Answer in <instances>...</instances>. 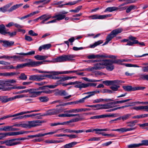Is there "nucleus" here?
<instances>
[{
  "mask_svg": "<svg viewBox=\"0 0 148 148\" xmlns=\"http://www.w3.org/2000/svg\"><path fill=\"white\" fill-rule=\"evenodd\" d=\"M39 100L41 102H45L48 101L49 98L46 96H42L39 98Z\"/></svg>",
  "mask_w": 148,
  "mask_h": 148,
  "instance_id": "obj_42",
  "label": "nucleus"
},
{
  "mask_svg": "<svg viewBox=\"0 0 148 148\" xmlns=\"http://www.w3.org/2000/svg\"><path fill=\"white\" fill-rule=\"evenodd\" d=\"M145 117V114L134 116L132 117L133 119H141Z\"/></svg>",
  "mask_w": 148,
  "mask_h": 148,
  "instance_id": "obj_60",
  "label": "nucleus"
},
{
  "mask_svg": "<svg viewBox=\"0 0 148 148\" xmlns=\"http://www.w3.org/2000/svg\"><path fill=\"white\" fill-rule=\"evenodd\" d=\"M40 92H41V94L42 93L46 94H51L52 93L53 91L49 89H45L44 90L42 91H40Z\"/></svg>",
  "mask_w": 148,
  "mask_h": 148,
  "instance_id": "obj_53",
  "label": "nucleus"
},
{
  "mask_svg": "<svg viewBox=\"0 0 148 148\" xmlns=\"http://www.w3.org/2000/svg\"><path fill=\"white\" fill-rule=\"evenodd\" d=\"M101 91H100L99 90H96L94 91H93L92 92H89L84 93L83 94V95L88 94L89 95L90 97L94 95H95V94L96 93H99L100 92H101ZM102 91H103V90Z\"/></svg>",
  "mask_w": 148,
  "mask_h": 148,
  "instance_id": "obj_33",
  "label": "nucleus"
},
{
  "mask_svg": "<svg viewBox=\"0 0 148 148\" xmlns=\"http://www.w3.org/2000/svg\"><path fill=\"white\" fill-rule=\"evenodd\" d=\"M131 116V114H128L122 116V119L123 121L129 119Z\"/></svg>",
  "mask_w": 148,
  "mask_h": 148,
  "instance_id": "obj_54",
  "label": "nucleus"
},
{
  "mask_svg": "<svg viewBox=\"0 0 148 148\" xmlns=\"http://www.w3.org/2000/svg\"><path fill=\"white\" fill-rule=\"evenodd\" d=\"M21 57L20 56H16V55H14L11 56L10 58H13L14 61L20 60Z\"/></svg>",
  "mask_w": 148,
  "mask_h": 148,
  "instance_id": "obj_58",
  "label": "nucleus"
},
{
  "mask_svg": "<svg viewBox=\"0 0 148 148\" xmlns=\"http://www.w3.org/2000/svg\"><path fill=\"white\" fill-rule=\"evenodd\" d=\"M51 47V45L50 44L44 45L40 46L38 48V50L40 51L42 49L47 50L49 49Z\"/></svg>",
  "mask_w": 148,
  "mask_h": 148,
  "instance_id": "obj_27",
  "label": "nucleus"
},
{
  "mask_svg": "<svg viewBox=\"0 0 148 148\" xmlns=\"http://www.w3.org/2000/svg\"><path fill=\"white\" fill-rule=\"evenodd\" d=\"M83 119L80 116L78 118H76L75 119H72L69 121H66V122H64L62 123H63V124H62V125H64L67 124L68 123H72V122H76L78 121H81Z\"/></svg>",
  "mask_w": 148,
  "mask_h": 148,
  "instance_id": "obj_24",
  "label": "nucleus"
},
{
  "mask_svg": "<svg viewBox=\"0 0 148 148\" xmlns=\"http://www.w3.org/2000/svg\"><path fill=\"white\" fill-rule=\"evenodd\" d=\"M43 15H45L43 18H44L42 20L40 23V24H44L45 23V22L48 20L50 18H51V14H44Z\"/></svg>",
  "mask_w": 148,
  "mask_h": 148,
  "instance_id": "obj_28",
  "label": "nucleus"
},
{
  "mask_svg": "<svg viewBox=\"0 0 148 148\" xmlns=\"http://www.w3.org/2000/svg\"><path fill=\"white\" fill-rule=\"evenodd\" d=\"M12 5V4H8L3 7L0 8V12H5L7 11L8 9L10 6Z\"/></svg>",
  "mask_w": 148,
  "mask_h": 148,
  "instance_id": "obj_34",
  "label": "nucleus"
},
{
  "mask_svg": "<svg viewBox=\"0 0 148 148\" xmlns=\"http://www.w3.org/2000/svg\"><path fill=\"white\" fill-rule=\"evenodd\" d=\"M7 31L5 26L3 24L0 25V34L4 35L7 34Z\"/></svg>",
  "mask_w": 148,
  "mask_h": 148,
  "instance_id": "obj_26",
  "label": "nucleus"
},
{
  "mask_svg": "<svg viewBox=\"0 0 148 148\" xmlns=\"http://www.w3.org/2000/svg\"><path fill=\"white\" fill-rule=\"evenodd\" d=\"M16 32L14 31L11 32H7V34H8L10 37H13L16 35Z\"/></svg>",
  "mask_w": 148,
  "mask_h": 148,
  "instance_id": "obj_64",
  "label": "nucleus"
},
{
  "mask_svg": "<svg viewBox=\"0 0 148 148\" xmlns=\"http://www.w3.org/2000/svg\"><path fill=\"white\" fill-rule=\"evenodd\" d=\"M23 133L19 132H12L5 133H1L0 134V135H1L2 136H0V140L2 139L7 136H16L22 134Z\"/></svg>",
  "mask_w": 148,
  "mask_h": 148,
  "instance_id": "obj_11",
  "label": "nucleus"
},
{
  "mask_svg": "<svg viewBox=\"0 0 148 148\" xmlns=\"http://www.w3.org/2000/svg\"><path fill=\"white\" fill-rule=\"evenodd\" d=\"M13 97L8 98L6 96H0V101L2 103H5L14 100Z\"/></svg>",
  "mask_w": 148,
  "mask_h": 148,
  "instance_id": "obj_21",
  "label": "nucleus"
},
{
  "mask_svg": "<svg viewBox=\"0 0 148 148\" xmlns=\"http://www.w3.org/2000/svg\"><path fill=\"white\" fill-rule=\"evenodd\" d=\"M129 39H124L122 40L121 41L122 42H126L127 43L126 44V45L129 46H133L135 43L138 42V40H136V37L132 36H130L129 37Z\"/></svg>",
  "mask_w": 148,
  "mask_h": 148,
  "instance_id": "obj_5",
  "label": "nucleus"
},
{
  "mask_svg": "<svg viewBox=\"0 0 148 148\" xmlns=\"http://www.w3.org/2000/svg\"><path fill=\"white\" fill-rule=\"evenodd\" d=\"M0 43H3L2 45L4 47H8L13 45L14 42L13 41H9L1 40Z\"/></svg>",
  "mask_w": 148,
  "mask_h": 148,
  "instance_id": "obj_20",
  "label": "nucleus"
},
{
  "mask_svg": "<svg viewBox=\"0 0 148 148\" xmlns=\"http://www.w3.org/2000/svg\"><path fill=\"white\" fill-rule=\"evenodd\" d=\"M109 60L110 62L109 64L111 63H117L120 64L121 63V60Z\"/></svg>",
  "mask_w": 148,
  "mask_h": 148,
  "instance_id": "obj_50",
  "label": "nucleus"
},
{
  "mask_svg": "<svg viewBox=\"0 0 148 148\" xmlns=\"http://www.w3.org/2000/svg\"><path fill=\"white\" fill-rule=\"evenodd\" d=\"M57 15H58V13L55 14V15H54V16H53L52 17L51 16V17L52 18H55V19H53L52 21H49L48 22H47V23H46V24H49V23H50L56 22V21H58V20H57V18L58 17L56 16H57Z\"/></svg>",
  "mask_w": 148,
  "mask_h": 148,
  "instance_id": "obj_44",
  "label": "nucleus"
},
{
  "mask_svg": "<svg viewBox=\"0 0 148 148\" xmlns=\"http://www.w3.org/2000/svg\"><path fill=\"white\" fill-rule=\"evenodd\" d=\"M98 61L101 62L94 64V67L95 70H100L104 69L105 66L108 64L110 62V61L108 60H101L100 59L98 60Z\"/></svg>",
  "mask_w": 148,
  "mask_h": 148,
  "instance_id": "obj_2",
  "label": "nucleus"
},
{
  "mask_svg": "<svg viewBox=\"0 0 148 148\" xmlns=\"http://www.w3.org/2000/svg\"><path fill=\"white\" fill-rule=\"evenodd\" d=\"M12 126H4L3 128H2V131H10V129L12 128Z\"/></svg>",
  "mask_w": 148,
  "mask_h": 148,
  "instance_id": "obj_59",
  "label": "nucleus"
},
{
  "mask_svg": "<svg viewBox=\"0 0 148 148\" xmlns=\"http://www.w3.org/2000/svg\"><path fill=\"white\" fill-rule=\"evenodd\" d=\"M68 84V85H75L74 87L79 88V90L82 89V82L79 81H76L73 82H69Z\"/></svg>",
  "mask_w": 148,
  "mask_h": 148,
  "instance_id": "obj_19",
  "label": "nucleus"
},
{
  "mask_svg": "<svg viewBox=\"0 0 148 148\" xmlns=\"http://www.w3.org/2000/svg\"><path fill=\"white\" fill-rule=\"evenodd\" d=\"M59 95L62 96H66L68 95L67 93L64 90L60 91L59 92Z\"/></svg>",
  "mask_w": 148,
  "mask_h": 148,
  "instance_id": "obj_61",
  "label": "nucleus"
},
{
  "mask_svg": "<svg viewBox=\"0 0 148 148\" xmlns=\"http://www.w3.org/2000/svg\"><path fill=\"white\" fill-rule=\"evenodd\" d=\"M83 79L85 81L88 82H100V80H95L94 79H89L86 77H84L83 78Z\"/></svg>",
  "mask_w": 148,
  "mask_h": 148,
  "instance_id": "obj_43",
  "label": "nucleus"
},
{
  "mask_svg": "<svg viewBox=\"0 0 148 148\" xmlns=\"http://www.w3.org/2000/svg\"><path fill=\"white\" fill-rule=\"evenodd\" d=\"M23 133L19 132H12L5 133H1L0 134V135H1L2 136H0V140L2 139L7 136H16L22 134Z\"/></svg>",
  "mask_w": 148,
  "mask_h": 148,
  "instance_id": "obj_10",
  "label": "nucleus"
},
{
  "mask_svg": "<svg viewBox=\"0 0 148 148\" xmlns=\"http://www.w3.org/2000/svg\"><path fill=\"white\" fill-rule=\"evenodd\" d=\"M19 144V142H14L13 139L6 140V145L7 146H14Z\"/></svg>",
  "mask_w": 148,
  "mask_h": 148,
  "instance_id": "obj_23",
  "label": "nucleus"
},
{
  "mask_svg": "<svg viewBox=\"0 0 148 148\" xmlns=\"http://www.w3.org/2000/svg\"><path fill=\"white\" fill-rule=\"evenodd\" d=\"M140 78L143 80H148V74H143L141 75Z\"/></svg>",
  "mask_w": 148,
  "mask_h": 148,
  "instance_id": "obj_63",
  "label": "nucleus"
},
{
  "mask_svg": "<svg viewBox=\"0 0 148 148\" xmlns=\"http://www.w3.org/2000/svg\"><path fill=\"white\" fill-rule=\"evenodd\" d=\"M136 8V6L134 5H131L127 8L126 10V12L128 13L132 10Z\"/></svg>",
  "mask_w": 148,
  "mask_h": 148,
  "instance_id": "obj_47",
  "label": "nucleus"
},
{
  "mask_svg": "<svg viewBox=\"0 0 148 148\" xmlns=\"http://www.w3.org/2000/svg\"><path fill=\"white\" fill-rule=\"evenodd\" d=\"M80 1V0H78L76 1H71L66 3V5H73L79 2Z\"/></svg>",
  "mask_w": 148,
  "mask_h": 148,
  "instance_id": "obj_52",
  "label": "nucleus"
},
{
  "mask_svg": "<svg viewBox=\"0 0 148 148\" xmlns=\"http://www.w3.org/2000/svg\"><path fill=\"white\" fill-rule=\"evenodd\" d=\"M63 111V110L62 109L60 108L50 110L48 111L47 113L44 114V115L47 116L56 115L59 113L62 112Z\"/></svg>",
  "mask_w": 148,
  "mask_h": 148,
  "instance_id": "obj_14",
  "label": "nucleus"
},
{
  "mask_svg": "<svg viewBox=\"0 0 148 148\" xmlns=\"http://www.w3.org/2000/svg\"><path fill=\"white\" fill-rule=\"evenodd\" d=\"M44 61H30L29 62L25 63L22 64L17 65L16 68L17 69L23 68L24 67L27 66L29 67H35L38 66L43 64Z\"/></svg>",
  "mask_w": 148,
  "mask_h": 148,
  "instance_id": "obj_1",
  "label": "nucleus"
},
{
  "mask_svg": "<svg viewBox=\"0 0 148 148\" xmlns=\"http://www.w3.org/2000/svg\"><path fill=\"white\" fill-rule=\"evenodd\" d=\"M77 143L76 142H72L66 144L64 146V148H70L72 147Z\"/></svg>",
  "mask_w": 148,
  "mask_h": 148,
  "instance_id": "obj_38",
  "label": "nucleus"
},
{
  "mask_svg": "<svg viewBox=\"0 0 148 148\" xmlns=\"http://www.w3.org/2000/svg\"><path fill=\"white\" fill-rule=\"evenodd\" d=\"M141 143H139L140 147L143 146H148V140H143L141 141Z\"/></svg>",
  "mask_w": 148,
  "mask_h": 148,
  "instance_id": "obj_46",
  "label": "nucleus"
},
{
  "mask_svg": "<svg viewBox=\"0 0 148 148\" xmlns=\"http://www.w3.org/2000/svg\"><path fill=\"white\" fill-rule=\"evenodd\" d=\"M81 6L77 7L75 9L71 10L69 11L70 12H78L82 8Z\"/></svg>",
  "mask_w": 148,
  "mask_h": 148,
  "instance_id": "obj_62",
  "label": "nucleus"
},
{
  "mask_svg": "<svg viewBox=\"0 0 148 148\" xmlns=\"http://www.w3.org/2000/svg\"><path fill=\"white\" fill-rule=\"evenodd\" d=\"M140 147L139 144H133L129 145H127V147L129 148H134Z\"/></svg>",
  "mask_w": 148,
  "mask_h": 148,
  "instance_id": "obj_51",
  "label": "nucleus"
},
{
  "mask_svg": "<svg viewBox=\"0 0 148 148\" xmlns=\"http://www.w3.org/2000/svg\"><path fill=\"white\" fill-rule=\"evenodd\" d=\"M45 79L44 75H33L29 76V79L31 80L40 81Z\"/></svg>",
  "mask_w": 148,
  "mask_h": 148,
  "instance_id": "obj_13",
  "label": "nucleus"
},
{
  "mask_svg": "<svg viewBox=\"0 0 148 148\" xmlns=\"http://www.w3.org/2000/svg\"><path fill=\"white\" fill-rule=\"evenodd\" d=\"M113 63H111L106 65V69L108 70L112 71L114 69V66L112 64Z\"/></svg>",
  "mask_w": 148,
  "mask_h": 148,
  "instance_id": "obj_40",
  "label": "nucleus"
},
{
  "mask_svg": "<svg viewBox=\"0 0 148 148\" xmlns=\"http://www.w3.org/2000/svg\"><path fill=\"white\" fill-rule=\"evenodd\" d=\"M117 7L115 6L108 7L105 10L104 12H112L113 11H117Z\"/></svg>",
  "mask_w": 148,
  "mask_h": 148,
  "instance_id": "obj_32",
  "label": "nucleus"
},
{
  "mask_svg": "<svg viewBox=\"0 0 148 148\" xmlns=\"http://www.w3.org/2000/svg\"><path fill=\"white\" fill-rule=\"evenodd\" d=\"M87 58L89 59H95L96 58H105L112 59H116L117 56L113 55H107L106 54L103 53L102 54H99L94 55L93 54L89 55L87 56Z\"/></svg>",
  "mask_w": 148,
  "mask_h": 148,
  "instance_id": "obj_4",
  "label": "nucleus"
},
{
  "mask_svg": "<svg viewBox=\"0 0 148 148\" xmlns=\"http://www.w3.org/2000/svg\"><path fill=\"white\" fill-rule=\"evenodd\" d=\"M69 110H66L64 111V113L60 114L58 115V116L60 117H71L77 116L78 117L80 116V114H71L70 112H69Z\"/></svg>",
  "mask_w": 148,
  "mask_h": 148,
  "instance_id": "obj_12",
  "label": "nucleus"
},
{
  "mask_svg": "<svg viewBox=\"0 0 148 148\" xmlns=\"http://www.w3.org/2000/svg\"><path fill=\"white\" fill-rule=\"evenodd\" d=\"M64 56L65 61L71 60H72L73 59V58H74L75 56V55L73 54H68L64 55Z\"/></svg>",
  "mask_w": 148,
  "mask_h": 148,
  "instance_id": "obj_29",
  "label": "nucleus"
},
{
  "mask_svg": "<svg viewBox=\"0 0 148 148\" xmlns=\"http://www.w3.org/2000/svg\"><path fill=\"white\" fill-rule=\"evenodd\" d=\"M119 116V114L118 113L116 114H102L99 115V119L104 118L107 117H116Z\"/></svg>",
  "mask_w": 148,
  "mask_h": 148,
  "instance_id": "obj_22",
  "label": "nucleus"
},
{
  "mask_svg": "<svg viewBox=\"0 0 148 148\" xmlns=\"http://www.w3.org/2000/svg\"><path fill=\"white\" fill-rule=\"evenodd\" d=\"M112 16L111 14H105L103 15H99L97 14H94L92 15L89 16L88 18L90 19H103L111 17Z\"/></svg>",
  "mask_w": 148,
  "mask_h": 148,
  "instance_id": "obj_7",
  "label": "nucleus"
},
{
  "mask_svg": "<svg viewBox=\"0 0 148 148\" xmlns=\"http://www.w3.org/2000/svg\"><path fill=\"white\" fill-rule=\"evenodd\" d=\"M12 127L13 126H15V127H23L24 128H27V122L26 123H16L15 124H14L13 125Z\"/></svg>",
  "mask_w": 148,
  "mask_h": 148,
  "instance_id": "obj_39",
  "label": "nucleus"
},
{
  "mask_svg": "<svg viewBox=\"0 0 148 148\" xmlns=\"http://www.w3.org/2000/svg\"><path fill=\"white\" fill-rule=\"evenodd\" d=\"M112 39V38L108 34L106 37V40L103 44V45H105L107 44Z\"/></svg>",
  "mask_w": 148,
  "mask_h": 148,
  "instance_id": "obj_55",
  "label": "nucleus"
},
{
  "mask_svg": "<svg viewBox=\"0 0 148 148\" xmlns=\"http://www.w3.org/2000/svg\"><path fill=\"white\" fill-rule=\"evenodd\" d=\"M43 61H44L43 63L46 62H65L64 55L61 56L56 58L53 59V61L45 60Z\"/></svg>",
  "mask_w": 148,
  "mask_h": 148,
  "instance_id": "obj_16",
  "label": "nucleus"
},
{
  "mask_svg": "<svg viewBox=\"0 0 148 148\" xmlns=\"http://www.w3.org/2000/svg\"><path fill=\"white\" fill-rule=\"evenodd\" d=\"M68 13V12L63 10L60 12L59 13H58V15L56 16L58 17L57 19L58 20V21H61L64 19L65 21L69 20V18L68 17H66V16Z\"/></svg>",
  "mask_w": 148,
  "mask_h": 148,
  "instance_id": "obj_9",
  "label": "nucleus"
},
{
  "mask_svg": "<svg viewBox=\"0 0 148 148\" xmlns=\"http://www.w3.org/2000/svg\"><path fill=\"white\" fill-rule=\"evenodd\" d=\"M17 54H19L20 55H22L23 56H32L33 55L35 54V51H31L27 53H16Z\"/></svg>",
  "mask_w": 148,
  "mask_h": 148,
  "instance_id": "obj_37",
  "label": "nucleus"
},
{
  "mask_svg": "<svg viewBox=\"0 0 148 148\" xmlns=\"http://www.w3.org/2000/svg\"><path fill=\"white\" fill-rule=\"evenodd\" d=\"M103 83L106 85L108 86L114 84L115 83L119 84L124 83L122 81L119 80H115L114 81L106 80L103 81Z\"/></svg>",
  "mask_w": 148,
  "mask_h": 148,
  "instance_id": "obj_18",
  "label": "nucleus"
},
{
  "mask_svg": "<svg viewBox=\"0 0 148 148\" xmlns=\"http://www.w3.org/2000/svg\"><path fill=\"white\" fill-rule=\"evenodd\" d=\"M112 103H108L103 104H97L93 105V108H97V110L108 109L112 107Z\"/></svg>",
  "mask_w": 148,
  "mask_h": 148,
  "instance_id": "obj_6",
  "label": "nucleus"
},
{
  "mask_svg": "<svg viewBox=\"0 0 148 148\" xmlns=\"http://www.w3.org/2000/svg\"><path fill=\"white\" fill-rule=\"evenodd\" d=\"M97 84V83H88L85 84L82 82V89L86 88L89 86H95Z\"/></svg>",
  "mask_w": 148,
  "mask_h": 148,
  "instance_id": "obj_25",
  "label": "nucleus"
},
{
  "mask_svg": "<svg viewBox=\"0 0 148 148\" xmlns=\"http://www.w3.org/2000/svg\"><path fill=\"white\" fill-rule=\"evenodd\" d=\"M122 31L123 29L121 28H117L113 30L108 35L112 38L117 34L121 32Z\"/></svg>",
  "mask_w": 148,
  "mask_h": 148,
  "instance_id": "obj_17",
  "label": "nucleus"
},
{
  "mask_svg": "<svg viewBox=\"0 0 148 148\" xmlns=\"http://www.w3.org/2000/svg\"><path fill=\"white\" fill-rule=\"evenodd\" d=\"M20 115L19 113H18L17 114H16L13 115H8L5 116H3L1 118V119L2 120L4 119H5L9 118V117H14V116H17Z\"/></svg>",
  "mask_w": 148,
  "mask_h": 148,
  "instance_id": "obj_41",
  "label": "nucleus"
},
{
  "mask_svg": "<svg viewBox=\"0 0 148 148\" xmlns=\"http://www.w3.org/2000/svg\"><path fill=\"white\" fill-rule=\"evenodd\" d=\"M139 110H144L145 111L148 112V105L139 106Z\"/></svg>",
  "mask_w": 148,
  "mask_h": 148,
  "instance_id": "obj_56",
  "label": "nucleus"
},
{
  "mask_svg": "<svg viewBox=\"0 0 148 148\" xmlns=\"http://www.w3.org/2000/svg\"><path fill=\"white\" fill-rule=\"evenodd\" d=\"M28 92L31 95L29 97H35L41 94L40 91H37L36 89H28Z\"/></svg>",
  "mask_w": 148,
  "mask_h": 148,
  "instance_id": "obj_15",
  "label": "nucleus"
},
{
  "mask_svg": "<svg viewBox=\"0 0 148 148\" xmlns=\"http://www.w3.org/2000/svg\"><path fill=\"white\" fill-rule=\"evenodd\" d=\"M103 42V41L101 40H99L96 42H95L94 44L90 45V47L91 48H93L96 46L98 45Z\"/></svg>",
  "mask_w": 148,
  "mask_h": 148,
  "instance_id": "obj_45",
  "label": "nucleus"
},
{
  "mask_svg": "<svg viewBox=\"0 0 148 148\" xmlns=\"http://www.w3.org/2000/svg\"><path fill=\"white\" fill-rule=\"evenodd\" d=\"M19 74V72L4 73L3 76L10 77L11 76L17 75Z\"/></svg>",
  "mask_w": 148,
  "mask_h": 148,
  "instance_id": "obj_31",
  "label": "nucleus"
},
{
  "mask_svg": "<svg viewBox=\"0 0 148 148\" xmlns=\"http://www.w3.org/2000/svg\"><path fill=\"white\" fill-rule=\"evenodd\" d=\"M44 122L43 121L36 120L32 121H29L27 122V127L31 128L41 125L42 123Z\"/></svg>",
  "mask_w": 148,
  "mask_h": 148,
  "instance_id": "obj_8",
  "label": "nucleus"
},
{
  "mask_svg": "<svg viewBox=\"0 0 148 148\" xmlns=\"http://www.w3.org/2000/svg\"><path fill=\"white\" fill-rule=\"evenodd\" d=\"M19 78L23 80H26L27 78V77L26 75L24 73H21L20 76L19 77Z\"/></svg>",
  "mask_w": 148,
  "mask_h": 148,
  "instance_id": "obj_57",
  "label": "nucleus"
},
{
  "mask_svg": "<svg viewBox=\"0 0 148 148\" xmlns=\"http://www.w3.org/2000/svg\"><path fill=\"white\" fill-rule=\"evenodd\" d=\"M90 96L89 95L86 96L85 97L80 99L78 101H75V104H77L79 103H83L84 101L85 100L87 99L90 97Z\"/></svg>",
  "mask_w": 148,
  "mask_h": 148,
  "instance_id": "obj_48",
  "label": "nucleus"
},
{
  "mask_svg": "<svg viewBox=\"0 0 148 148\" xmlns=\"http://www.w3.org/2000/svg\"><path fill=\"white\" fill-rule=\"evenodd\" d=\"M46 73H49V75H44V78L47 77L51 79H59L60 77L58 76L59 74H61L60 72L56 71H46Z\"/></svg>",
  "mask_w": 148,
  "mask_h": 148,
  "instance_id": "obj_3",
  "label": "nucleus"
},
{
  "mask_svg": "<svg viewBox=\"0 0 148 148\" xmlns=\"http://www.w3.org/2000/svg\"><path fill=\"white\" fill-rule=\"evenodd\" d=\"M39 111H40V110H32L30 111H27L22 112H19V114H20V115H23V114H25L29 113H31V112H37Z\"/></svg>",
  "mask_w": 148,
  "mask_h": 148,
  "instance_id": "obj_49",
  "label": "nucleus"
},
{
  "mask_svg": "<svg viewBox=\"0 0 148 148\" xmlns=\"http://www.w3.org/2000/svg\"><path fill=\"white\" fill-rule=\"evenodd\" d=\"M48 56H42L37 55L34 56V58L38 60H43L46 59L48 57Z\"/></svg>",
  "mask_w": 148,
  "mask_h": 148,
  "instance_id": "obj_30",
  "label": "nucleus"
},
{
  "mask_svg": "<svg viewBox=\"0 0 148 148\" xmlns=\"http://www.w3.org/2000/svg\"><path fill=\"white\" fill-rule=\"evenodd\" d=\"M123 88L125 91H134V87H133L132 86H123Z\"/></svg>",
  "mask_w": 148,
  "mask_h": 148,
  "instance_id": "obj_36",
  "label": "nucleus"
},
{
  "mask_svg": "<svg viewBox=\"0 0 148 148\" xmlns=\"http://www.w3.org/2000/svg\"><path fill=\"white\" fill-rule=\"evenodd\" d=\"M126 4V3H123L119 5L118 7H117V11H122L126 9L127 7L126 6H123Z\"/></svg>",
  "mask_w": 148,
  "mask_h": 148,
  "instance_id": "obj_35",
  "label": "nucleus"
}]
</instances>
